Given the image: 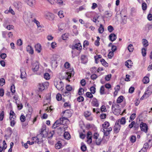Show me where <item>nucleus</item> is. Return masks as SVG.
Masks as SVG:
<instances>
[{"mask_svg":"<svg viewBox=\"0 0 152 152\" xmlns=\"http://www.w3.org/2000/svg\"><path fill=\"white\" fill-rule=\"evenodd\" d=\"M54 84L55 87L59 90L62 91L64 89V84L60 80H55L54 81Z\"/></svg>","mask_w":152,"mask_h":152,"instance_id":"obj_1","label":"nucleus"},{"mask_svg":"<svg viewBox=\"0 0 152 152\" xmlns=\"http://www.w3.org/2000/svg\"><path fill=\"white\" fill-rule=\"evenodd\" d=\"M67 118L63 117L60 118L59 119L57 120L54 123L53 126V127L55 129L58 126H59L60 124H64V121L65 120H68Z\"/></svg>","mask_w":152,"mask_h":152,"instance_id":"obj_2","label":"nucleus"},{"mask_svg":"<svg viewBox=\"0 0 152 152\" xmlns=\"http://www.w3.org/2000/svg\"><path fill=\"white\" fill-rule=\"evenodd\" d=\"M102 129L101 131L104 133V136L103 138V140L104 139H106V141H107L108 140V137L107 136L110 134V132L112 130V128L111 127L109 128V129Z\"/></svg>","mask_w":152,"mask_h":152,"instance_id":"obj_3","label":"nucleus"},{"mask_svg":"<svg viewBox=\"0 0 152 152\" xmlns=\"http://www.w3.org/2000/svg\"><path fill=\"white\" fill-rule=\"evenodd\" d=\"M48 133L46 131V127L45 126H42L40 134L38 135V137H45L47 136Z\"/></svg>","mask_w":152,"mask_h":152,"instance_id":"obj_4","label":"nucleus"},{"mask_svg":"<svg viewBox=\"0 0 152 152\" xmlns=\"http://www.w3.org/2000/svg\"><path fill=\"white\" fill-rule=\"evenodd\" d=\"M49 83L48 82L39 83V89L40 91H42L46 88H47L49 86Z\"/></svg>","mask_w":152,"mask_h":152,"instance_id":"obj_5","label":"nucleus"},{"mask_svg":"<svg viewBox=\"0 0 152 152\" xmlns=\"http://www.w3.org/2000/svg\"><path fill=\"white\" fill-rule=\"evenodd\" d=\"M152 93V85H150L147 88V89L142 96V97L147 95V97L149 96Z\"/></svg>","mask_w":152,"mask_h":152,"instance_id":"obj_6","label":"nucleus"},{"mask_svg":"<svg viewBox=\"0 0 152 152\" xmlns=\"http://www.w3.org/2000/svg\"><path fill=\"white\" fill-rule=\"evenodd\" d=\"M66 73L65 77H66V79L68 80H69L72 76H73L74 74V72L73 69H70L69 70L66 72Z\"/></svg>","mask_w":152,"mask_h":152,"instance_id":"obj_7","label":"nucleus"},{"mask_svg":"<svg viewBox=\"0 0 152 152\" xmlns=\"http://www.w3.org/2000/svg\"><path fill=\"white\" fill-rule=\"evenodd\" d=\"M140 127L142 131L144 132L145 133H147V132L148 127L146 124L143 122L141 123L140 125Z\"/></svg>","mask_w":152,"mask_h":152,"instance_id":"obj_8","label":"nucleus"},{"mask_svg":"<svg viewBox=\"0 0 152 152\" xmlns=\"http://www.w3.org/2000/svg\"><path fill=\"white\" fill-rule=\"evenodd\" d=\"M39 68V64L38 62H36L32 64V69L33 71L36 72L38 71Z\"/></svg>","mask_w":152,"mask_h":152,"instance_id":"obj_9","label":"nucleus"},{"mask_svg":"<svg viewBox=\"0 0 152 152\" xmlns=\"http://www.w3.org/2000/svg\"><path fill=\"white\" fill-rule=\"evenodd\" d=\"M46 18L50 20H53L54 18V14L50 12H47L45 14Z\"/></svg>","mask_w":152,"mask_h":152,"instance_id":"obj_10","label":"nucleus"},{"mask_svg":"<svg viewBox=\"0 0 152 152\" xmlns=\"http://www.w3.org/2000/svg\"><path fill=\"white\" fill-rule=\"evenodd\" d=\"M118 121L116 122L114 128V131L116 133L119 132L121 128V125L120 124H118Z\"/></svg>","mask_w":152,"mask_h":152,"instance_id":"obj_11","label":"nucleus"},{"mask_svg":"<svg viewBox=\"0 0 152 152\" xmlns=\"http://www.w3.org/2000/svg\"><path fill=\"white\" fill-rule=\"evenodd\" d=\"M92 133L91 132H88L87 135V142L88 143L90 144L92 142Z\"/></svg>","mask_w":152,"mask_h":152,"instance_id":"obj_12","label":"nucleus"},{"mask_svg":"<svg viewBox=\"0 0 152 152\" xmlns=\"http://www.w3.org/2000/svg\"><path fill=\"white\" fill-rule=\"evenodd\" d=\"M91 114V113L88 111H86L84 113L85 116L87 118L88 120L89 121H91L93 119L92 117L91 116H90Z\"/></svg>","mask_w":152,"mask_h":152,"instance_id":"obj_13","label":"nucleus"},{"mask_svg":"<svg viewBox=\"0 0 152 152\" xmlns=\"http://www.w3.org/2000/svg\"><path fill=\"white\" fill-rule=\"evenodd\" d=\"M72 48L73 49H76L77 50H80L82 49V47L80 43H78L72 46Z\"/></svg>","mask_w":152,"mask_h":152,"instance_id":"obj_14","label":"nucleus"},{"mask_svg":"<svg viewBox=\"0 0 152 152\" xmlns=\"http://www.w3.org/2000/svg\"><path fill=\"white\" fill-rule=\"evenodd\" d=\"M21 74L20 77L23 79L26 76V73L25 71V69L23 67H21L20 69Z\"/></svg>","mask_w":152,"mask_h":152,"instance_id":"obj_15","label":"nucleus"},{"mask_svg":"<svg viewBox=\"0 0 152 152\" xmlns=\"http://www.w3.org/2000/svg\"><path fill=\"white\" fill-rule=\"evenodd\" d=\"M26 51L31 54H33L34 51L33 48L30 45H28L26 47Z\"/></svg>","mask_w":152,"mask_h":152,"instance_id":"obj_16","label":"nucleus"},{"mask_svg":"<svg viewBox=\"0 0 152 152\" xmlns=\"http://www.w3.org/2000/svg\"><path fill=\"white\" fill-rule=\"evenodd\" d=\"M13 4L15 8L18 10L21 8L22 7L21 4L19 2H15Z\"/></svg>","mask_w":152,"mask_h":152,"instance_id":"obj_17","label":"nucleus"},{"mask_svg":"<svg viewBox=\"0 0 152 152\" xmlns=\"http://www.w3.org/2000/svg\"><path fill=\"white\" fill-rule=\"evenodd\" d=\"M35 50L38 53H40L41 52L42 47L40 44H36L35 46Z\"/></svg>","mask_w":152,"mask_h":152,"instance_id":"obj_18","label":"nucleus"},{"mask_svg":"<svg viewBox=\"0 0 152 152\" xmlns=\"http://www.w3.org/2000/svg\"><path fill=\"white\" fill-rule=\"evenodd\" d=\"M116 38V35L114 34H111L109 36V39L112 42L115 41Z\"/></svg>","mask_w":152,"mask_h":152,"instance_id":"obj_19","label":"nucleus"},{"mask_svg":"<svg viewBox=\"0 0 152 152\" xmlns=\"http://www.w3.org/2000/svg\"><path fill=\"white\" fill-rule=\"evenodd\" d=\"M32 140H36L34 142H36V141H37V143L40 144V142H42L43 141V139L42 138H40L39 137H38V135L37 137H34L32 138Z\"/></svg>","mask_w":152,"mask_h":152,"instance_id":"obj_20","label":"nucleus"},{"mask_svg":"<svg viewBox=\"0 0 152 152\" xmlns=\"http://www.w3.org/2000/svg\"><path fill=\"white\" fill-rule=\"evenodd\" d=\"M116 121H118V124L122 125L124 124L126 122L125 118L124 117H122L121 119L118 120Z\"/></svg>","mask_w":152,"mask_h":152,"instance_id":"obj_21","label":"nucleus"},{"mask_svg":"<svg viewBox=\"0 0 152 152\" xmlns=\"http://www.w3.org/2000/svg\"><path fill=\"white\" fill-rule=\"evenodd\" d=\"M91 103L92 104V105L94 106H95L96 107H97L99 106V104L98 103L97 100L95 98H94L93 99Z\"/></svg>","mask_w":152,"mask_h":152,"instance_id":"obj_22","label":"nucleus"},{"mask_svg":"<svg viewBox=\"0 0 152 152\" xmlns=\"http://www.w3.org/2000/svg\"><path fill=\"white\" fill-rule=\"evenodd\" d=\"M59 30L61 31V30H63L66 27V24L65 23H61L58 25Z\"/></svg>","mask_w":152,"mask_h":152,"instance_id":"obj_23","label":"nucleus"},{"mask_svg":"<svg viewBox=\"0 0 152 152\" xmlns=\"http://www.w3.org/2000/svg\"><path fill=\"white\" fill-rule=\"evenodd\" d=\"M132 64V62L130 60H127L125 62V65L128 68H131Z\"/></svg>","mask_w":152,"mask_h":152,"instance_id":"obj_24","label":"nucleus"},{"mask_svg":"<svg viewBox=\"0 0 152 152\" xmlns=\"http://www.w3.org/2000/svg\"><path fill=\"white\" fill-rule=\"evenodd\" d=\"M82 62L83 64H85L87 62V59L86 56L84 55H82L81 58Z\"/></svg>","mask_w":152,"mask_h":152,"instance_id":"obj_25","label":"nucleus"},{"mask_svg":"<svg viewBox=\"0 0 152 152\" xmlns=\"http://www.w3.org/2000/svg\"><path fill=\"white\" fill-rule=\"evenodd\" d=\"M115 106H117V105H114V104H113L112 106V110H114V113H115V112L117 111L118 113H115V114L116 115H119V114L120 113V110L119 109H117L116 108H115Z\"/></svg>","mask_w":152,"mask_h":152,"instance_id":"obj_26","label":"nucleus"},{"mask_svg":"<svg viewBox=\"0 0 152 152\" xmlns=\"http://www.w3.org/2000/svg\"><path fill=\"white\" fill-rule=\"evenodd\" d=\"M26 2L28 5L32 7L34 5L35 0H27Z\"/></svg>","mask_w":152,"mask_h":152,"instance_id":"obj_27","label":"nucleus"},{"mask_svg":"<svg viewBox=\"0 0 152 152\" xmlns=\"http://www.w3.org/2000/svg\"><path fill=\"white\" fill-rule=\"evenodd\" d=\"M102 126L103 129H107L109 126L110 124L108 122L105 121L102 124Z\"/></svg>","mask_w":152,"mask_h":152,"instance_id":"obj_28","label":"nucleus"},{"mask_svg":"<svg viewBox=\"0 0 152 152\" xmlns=\"http://www.w3.org/2000/svg\"><path fill=\"white\" fill-rule=\"evenodd\" d=\"M142 44L143 46L145 47H147L148 45V41L145 39H142Z\"/></svg>","mask_w":152,"mask_h":152,"instance_id":"obj_29","label":"nucleus"},{"mask_svg":"<svg viewBox=\"0 0 152 152\" xmlns=\"http://www.w3.org/2000/svg\"><path fill=\"white\" fill-rule=\"evenodd\" d=\"M64 137L66 139H69L70 137V135L68 132H65L64 134Z\"/></svg>","mask_w":152,"mask_h":152,"instance_id":"obj_30","label":"nucleus"},{"mask_svg":"<svg viewBox=\"0 0 152 152\" xmlns=\"http://www.w3.org/2000/svg\"><path fill=\"white\" fill-rule=\"evenodd\" d=\"M98 31L99 33L102 34L104 31V27L103 25L100 24V27L99 28Z\"/></svg>","mask_w":152,"mask_h":152,"instance_id":"obj_31","label":"nucleus"},{"mask_svg":"<svg viewBox=\"0 0 152 152\" xmlns=\"http://www.w3.org/2000/svg\"><path fill=\"white\" fill-rule=\"evenodd\" d=\"M142 82L144 84H147L149 82V78L146 76L144 77L142 80Z\"/></svg>","mask_w":152,"mask_h":152,"instance_id":"obj_32","label":"nucleus"},{"mask_svg":"<svg viewBox=\"0 0 152 152\" xmlns=\"http://www.w3.org/2000/svg\"><path fill=\"white\" fill-rule=\"evenodd\" d=\"M15 117H14L13 118V120H10V126L12 127H13L16 123V122L15 121Z\"/></svg>","mask_w":152,"mask_h":152,"instance_id":"obj_33","label":"nucleus"},{"mask_svg":"<svg viewBox=\"0 0 152 152\" xmlns=\"http://www.w3.org/2000/svg\"><path fill=\"white\" fill-rule=\"evenodd\" d=\"M80 147L81 150L83 151H85L87 149V147L83 143H81Z\"/></svg>","mask_w":152,"mask_h":152,"instance_id":"obj_34","label":"nucleus"},{"mask_svg":"<svg viewBox=\"0 0 152 152\" xmlns=\"http://www.w3.org/2000/svg\"><path fill=\"white\" fill-rule=\"evenodd\" d=\"M102 64L105 67L107 66L108 64L104 59H101L100 60Z\"/></svg>","mask_w":152,"mask_h":152,"instance_id":"obj_35","label":"nucleus"},{"mask_svg":"<svg viewBox=\"0 0 152 152\" xmlns=\"http://www.w3.org/2000/svg\"><path fill=\"white\" fill-rule=\"evenodd\" d=\"M70 112V111L69 110H66L63 112L64 113L69 117H71L72 115L71 113Z\"/></svg>","mask_w":152,"mask_h":152,"instance_id":"obj_36","label":"nucleus"},{"mask_svg":"<svg viewBox=\"0 0 152 152\" xmlns=\"http://www.w3.org/2000/svg\"><path fill=\"white\" fill-rule=\"evenodd\" d=\"M102 139L101 138H98L95 140V143L97 145H100L102 141Z\"/></svg>","mask_w":152,"mask_h":152,"instance_id":"obj_37","label":"nucleus"},{"mask_svg":"<svg viewBox=\"0 0 152 152\" xmlns=\"http://www.w3.org/2000/svg\"><path fill=\"white\" fill-rule=\"evenodd\" d=\"M69 36V34L68 33L64 34L62 35V39L64 40H66L68 37Z\"/></svg>","mask_w":152,"mask_h":152,"instance_id":"obj_38","label":"nucleus"},{"mask_svg":"<svg viewBox=\"0 0 152 152\" xmlns=\"http://www.w3.org/2000/svg\"><path fill=\"white\" fill-rule=\"evenodd\" d=\"M123 96H121L118 98L117 100V102L118 103H120L123 101Z\"/></svg>","mask_w":152,"mask_h":152,"instance_id":"obj_39","label":"nucleus"},{"mask_svg":"<svg viewBox=\"0 0 152 152\" xmlns=\"http://www.w3.org/2000/svg\"><path fill=\"white\" fill-rule=\"evenodd\" d=\"M128 49L130 52L133 51L134 48L133 45L132 44L129 45L128 47Z\"/></svg>","mask_w":152,"mask_h":152,"instance_id":"obj_40","label":"nucleus"},{"mask_svg":"<svg viewBox=\"0 0 152 152\" xmlns=\"http://www.w3.org/2000/svg\"><path fill=\"white\" fill-rule=\"evenodd\" d=\"M133 126L135 128L136 127L135 122L134 121H132L129 125V127L130 129L132 128Z\"/></svg>","mask_w":152,"mask_h":152,"instance_id":"obj_41","label":"nucleus"},{"mask_svg":"<svg viewBox=\"0 0 152 152\" xmlns=\"http://www.w3.org/2000/svg\"><path fill=\"white\" fill-rule=\"evenodd\" d=\"M44 78L47 80H48L50 79V76L49 73H46L44 74Z\"/></svg>","mask_w":152,"mask_h":152,"instance_id":"obj_42","label":"nucleus"},{"mask_svg":"<svg viewBox=\"0 0 152 152\" xmlns=\"http://www.w3.org/2000/svg\"><path fill=\"white\" fill-rule=\"evenodd\" d=\"M104 86H102L100 89V92L101 95H103L105 94L104 93Z\"/></svg>","mask_w":152,"mask_h":152,"instance_id":"obj_43","label":"nucleus"},{"mask_svg":"<svg viewBox=\"0 0 152 152\" xmlns=\"http://www.w3.org/2000/svg\"><path fill=\"white\" fill-rule=\"evenodd\" d=\"M142 9L143 10H145L147 8V5L145 2H143L142 4Z\"/></svg>","mask_w":152,"mask_h":152,"instance_id":"obj_44","label":"nucleus"},{"mask_svg":"<svg viewBox=\"0 0 152 152\" xmlns=\"http://www.w3.org/2000/svg\"><path fill=\"white\" fill-rule=\"evenodd\" d=\"M33 21L36 24L38 28L41 27V26L40 25L39 22L35 19H34L33 20Z\"/></svg>","mask_w":152,"mask_h":152,"instance_id":"obj_45","label":"nucleus"},{"mask_svg":"<svg viewBox=\"0 0 152 152\" xmlns=\"http://www.w3.org/2000/svg\"><path fill=\"white\" fill-rule=\"evenodd\" d=\"M136 140V136L134 135H132L131 136L130 140L132 142H135Z\"/></svg>","mask_w":152,"mask_h":152,"instance_id":"obj_46","label":"nucleus"},{"mask_svg":"<svg viewBox=\"0 0 152 152\" xmlns=\"http://www.w3.org/2000/svg\"><path fill=\"white\" fill-rule=\"evenodd\" d=\"M92 93L91 92H86V94L87 97L89 98H92L93 97V95H92Z\"/></svg>","mask_w":152,"mask_h":152,"instance_id":"obj_47","label":"nucleus"},{"mask_svg":"<svg viewBox=\"0 0 152 152\" xmlns=\"http://www.w3.org/2000/svg\"><path fill=\"white\" fill-rule=\"evenodd\" d=\"M145 29L147 28V30H149L150 29L152 28V26L151 24H146L145 26Z\"/></svg>","mask_w":152,"mask_h":152,"instance_id":"obj_48","label":"nucleus"},{"mask_svg":"<svg viewBox=\"0 0 152 152\" xmlns=\"http://www.w3.org/2000/svg\"><path fill=\"white\" fill-rule=\"evenodd\" d=\"M90 91L91 93L94 94L96 92V88L92 86L90 88Z\"/></svg>","mask_w":152,"mask_h":152,"instance_id":"obj_49","label":"nucleus"},{"mask_svg":"<svg viewBox=\"0 0 152 152\" xmlns=\"http://www.w3.org/2000/svg\"><path fill=\"white\" fill-rule=\"evenodd\" d=\"M10 90L11 92L12 93H14L15 92V87L14 84H12L11 86V87Z\"/></svg>","mask_w":152,"mask_h":152,"instance_id":"obj_50","label":"nucleus"},{"mask_svg":"<svg viewBox=\"0 0 152 152\" xmlns=\"http://www.w3.org/2000/svg\"><path fill=\"white\" fill-rule=\"evenodd\" d=\"M58 15L60 18H62L64 17V12L62 11H60L58 13Z\"/></svg>","mask_w":152,"mask_h":152,"instance_id":"obj_51","label":"nucleus"},{"mask_svg":"<svg viewBox=\"0 0 152 152\" xmlns=\"http://www.w3.org/2000/svg\"><path fill=\"white\" fill-rule=\"evenodd\" d=\"M146 49L143 48L142 49V55L143 57H145L146 55Z\"/></svg>","mask_w":152,"mask_h":152,"instance_id":"obj_52","label":"nucleus"},{"mask_svg":"<svg viewBox=\"0 0 152 152\" xmlns=\"http://www.w3.org/2000/svg\"><path fill=\"white\" fill-rule=\"evenodd\" d=\"M69 91H63V95L64 96H70V93L69 92Z\"/></svg>","mask_w":152,"mask_h":152,"instance_id":"obj_53","label":"nucleus"},{"mask_svg":"<svg viewBox=\"0 0 152 152\" xmlns=\"http://www.w3.org/2000/svg\"><path fill=\"white\" fill-rule=\"evenodd\" d=\"M66 90L67 91H70L72 90V87L70 85H68L66 86Z\"/></svg>","mask_w":152,"mask_h":152,"instance_id":"obj_54","label":"nucleus"},{"mask_svg":"<svg viewBox=\"0 0 152 152\" xmlns=\"http://www.w3.org/2000/svg\"><path fill=\"white\" fill-rule=\"evenodd\" d=\"M148 148V142L145 143L143 146V148L142 149H145L147 151V149Z\"/></svg>","mask_w":152,"mask_h":152,"instance_id":"obj_55","label":"nucleus"},{"mask_svg":"<svg viewBox=\"0 0 152 152\" xmlns=\"http://www.w3.org/2000/svg\"><path fill=\"white\" fill-rule=\"evenodd\" d=\"M4 117V111H2L0 114V121H2L3 120Z\"/></svg>","mask_w":152,"mask_h":152,"instance_id":"obj_56","label":"nucleus"},{"mask_svg":"<svg viewBox=\"0 0 152 152\" xmlns=\"http://www.w3.org/2000/svg\"><path fill=\"white\" fill-rule=\"evenodd\" d=\"M61 144L59 142H58L55 145L56 148L57 149H59L61 148Z\"/></svg>","mask_w":152,"mask_h":152,"instance_id":"obj_57","label":"nucleus"},{"mask_svg":"<svg viewBox=\"0 0 152 152\" xmlns=\"http://www.w3.org/2000/svg\"><path fill=\"white\" fill-rule=\"evenodd\" d=\"M136 113H134L132 114L130 116V119L131 121H132L136 117Z\"/></svg>","mask_w":152,"mask_h":152,"instance_id":"obj_58","label":"nucleus"},{"mask_svg":"<svg viewBox=\"0 0 152 152\" xmlns=\"http://www.w3.org/2000/svg\"><path fill=\"white\" fill-rule=\"evenodd\" d=\"M107 29L110 32H111L114 30V28L111 26H109L107 27Z\"/></svg>","mask_w":152,"mask_h":152,"instance_id":"obj_59","label":"nucleus"},{"mask_svg":"<svg viewBox=\"0 0 152 152\" xmlns=\"http://www.w3.org/2000/svg\"><path fill=\"white\" fill-rule=\"evenodd\" d=\"M28 111L29 112V114L28 115L29 118L31 117V114L32 111V109L31 107H29L28 109Z\"/></svg>","mask_w":152,"mask_h":152,"instance_id":"obj_60","label":"nucleus"},{"mask_svg":"<svg viewBox=\"0 0 152 152\" xmlns=\"http://www.w3.org/2000/svg\"><path fill=\"white\" fill-rule=\"evenodd\" d=\"M17 44L18 45L20 46L23 44L22 41L21 39H19L17 40Z\"/></svg>","mask_w":152,"mask_h":152,"instance_id":"obj_61","label":"nucleus"},{"mask_svg":"<svg viewBox=\"0 0 152 152\" xmlns=\"http://www.w3.org/2000/svg\"><path fill=\"white\" fill-rule=\"evenodd\" d=\"M56 98L57 100L60 101L62 97L61 94H58L56 96Z\"/></svg>","mask_w":152,"mask_h":152,"instance_id":"obj_62","label":"nucleus"},{"mask_svg":"<svg viewBox=\"0 0 152 152\" xmlns=\"http://www.w3.org/2000/svg\"><path fill=\"white\" fill-rule=\"evenodd\" d=\"M5 83V80L3 78H2L0 79V85H1L2 86H3L4 84Z\"/></svg>","mask_w":152,"mask_h":152,"instance_id":"obj_63","label":"nucleus"},{"mask_svg":"<svg viewBox=\"0 0 152 152\" xmlns=\"http://www.w3.org/2000/svg\"><path fill=\"white\" fill-rule=\"evenodd\" d=\"M111 77V74H109L106 75L105 77V80L107 81H109Z\"/></svg>","mask_w":152,"mask_h":152,"instance_id":"obj_64","label":"nucleus"}]
</instances>
